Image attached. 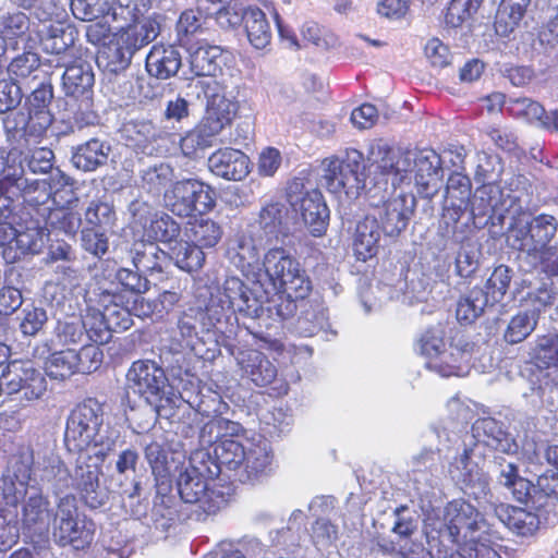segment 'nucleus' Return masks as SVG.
Here are the masks:
<instances>
[{
    "label": "nucleus",
    "instance_id": "nucleus-32",
    "mask_svg": "<svg viewBox=\"0 0 558 558\" xmlns=\"http://www.w3.org/2000/svg\"><path fill=\"white\" fill-rule=\"evenodd\" d=\"M470 196V179L461 173L451 174L447 182V197L451 203L445 208L444 217L457 222L469 207Z\"/></svg>",
    "mask_w": 558,
    "mask_h": 558
},
{
    "label": "nucleus",
    "instance_id": "nucleus-5",
    "mask_svg": "<svg viewBox=\"0 0 558 558\" xmlns=\"http://www.w3.org/2000/svg\"><path fill=\"white\" fill-rule=\"evenodd\" d=\"M424 532L429 544L438 541L442 546L457 545L460 548L482 535H492V525L470 502L456 499L441 512L428 514Z\"/></svg>",
    "mask_w": 558,
    "mask_h": 558
},
{
    "label": "nucleus",
    "instance_id": "nucleus-45",
    "mask_svg": "<svg viewBox=\"0 0 558 558\" xmlns=\"http://www.w3.org/2000/svg\"><path fill=\"white\" fill-rule=\"evenodd\" d=\"M144 454L156 481L163 484L170 475L168 466V451L165 448V438L161 435L159 437L151 438L145 444Z\"/></svg>",
    "mask_w": 558,
    "mask_h": 558
},
{
    "label": "nucleus",
    "instance_id": "nucleus-43",
    "mask_svg": "<svg viewBox=\"0 0 558 558\" xmlns=\"http://www.w3.org/2000/svg\"><path fill=\"white\" fill-rule=\"evenodd\" d=\"M287 210L280 203H270L264 206L259 213V226L269 239L280 241L288 235L284 223Z\"/></svg>",
    "mask_w": 558,
    "mask_h": 558
},
{
    "label": "nucleus",
    "instance_id": "nucleus-1",
    "mask_svg": "<svg viewBox=\"0 0 558 558\" xmlns=\"http://www.w3.org/2000/svg\"><path fill=\"white\" fill-rule=\"evenodd\" d=\"M473 438L477 440L474 448L464 447L463 451L454 458L449 465L450 477L461 486V488L475 499L486 497L489 492L488 475L474 461L475 451L480 444L492 447L493 449L507 453L515 454L519 445L515 439L506 430L501 424L493 417L477 420L473 427Z\"/></svg>",
    "mask_w": 558,
    "mask_h": 558
},
{
    "label": "nucleus",
    "instance_id": "nucleus-12",
    "mask_svg": "<svg viewBox=\"0 0 558 558\" xmlns=\"http://www.w3.org/2000/svg\"><path fill=\"white\" fill-rule=\"evenodd\" d=\"M2 389L8 395H20V400L35 401L47 390L44 375L29 362L11 361L2 371Z\"/></svg>",
    "mask_w": 558,
    "mask_h": 558
},
{
    "label": "nucleus",
    "instance_id": "nucleus-18",
    "mask_svg": "<svg viewBox=\"0 0 558 558\" xmlns=\"http://www.w3.org/2000/svg\"><path fill=\"white\" fill-rule=\"evenodd\" d=\"M558 229V221L551 215L541 214L529 223L527 234L523 239H517L519 250L530 255H536L548 250L550 241Z\"/></svg>",
    "mask_w": 558,
    "mask_h": 558
},
{
    "label": "nucleus",
    "instance_id": "nucleus-14",
    "mask_svg": "<svg viewBox=\"0 0 558 558\" xmlns=\"http://www.w3.org/2000/svg\"><path fill=\"white\" fill-rule=\"evenodd\" d=\"M22 448L32 452V474L38 475L43 482L51 484L57 490L71 486V473L54 452L50 440L32 442Z\"/></svg>",
    "mask_w": 558,
    "mask_h": 558
},
{
    "label": "nucleus",
    "instance_id": "nucleus-20",
    "mask_svg": "<svg viewBox=\"0 0 558 558\" xmlns=\"http://www.w3.org/2000/svg\"><path fill=\"white\" fill-rule=\"evenodd\" d=\"M182 65L180 51L172 45H154L146 57L147 73L158 80L174 76Z\"/></svg>",
    "mask_w": 558,
    "mask_h": 558
},
{
    "label": "nucleus",
    "instance_id": "nucleus-60",
    "mask_svg": "<svg viewBox=\"0 0 558 558\" xmlns=\"http://www.w3.org/2000/svg\"><path fill=\"white\" fill-rule=\"evenodd\" d=\"M553 497L558 500V469H548L539 474L536 484L532 487L529 501L534 507H542V497Z\"/></svg>",
    "mask_w": 558,
    "mask_h": 558
},
{
    "label": "nucleus",
    "instance_id": "nucleus-61",
    "mask_svg": "<svg viewBox=\"0 0 558 558\" xmlns=\"http://www.w3.org/2000/svg\"><path fill=\"white\" fill-rule=\"evenodd\" d=\"M85 221L93 227L92 229H111L116 222L113 206L106 202H90L85 210Z\"/></svg>",
    "mask_w": 558,
    "mask_h": 558
},
{
    "label": "nucleus",
    "instance_id": "nucleus-38",
    "mask_svg": "<svg viewBox=\"0 0 558 558\" xmlns=\"http://www.w3.org/2000/svg\"><path fill=\"white\" fill-rule=\"evenodd\" d=\"M492 304L489 296L482 288H473L457 303L456 316L460 324L470 325L474 323L485 308Z\"/></svg>",
    "mask_w": 558,
    "mask_h": 558
},
{
    "label": "nucleus",
    "instance_id": "nucleus-7",
    "mask_svg": "<svg viewBox=\"0 0 558 558\" xmlns=\"http://www.w3.org/2000/svg\"><path fill=\"white\" fill-rule=\"evenodd\" d=\"M128 388L150 405L155 414L168 417L167 409L174 404V393L165 371L154 361L133 362L126 374Z\"/></svg>",
    "mask_w": 558,
    "mask_h": 558
},
{
    "label": "nucleus",
    "instance_id": "nucleus-48",
    "mask_svg": "<svg viewBox=\"0 0 558 558\" xmlns=\"http://www.w3.org/2000/svg\"><path fill=\"white\" fill-rule=\"evenodd\" d=\"M86 337L94 343L104 344L111 338V330L107 324L104 311L95 307H87L85 314L81 317Z\"/></svg>",
    "mask_w": 558,
    "mask_h": 558
},
{
    "label": "nucleus",
    "instance_id": "nucleus-59",
    "mask_svg": "<svg viewBox=\"0 0 558 558\" xmlns=\"http://www.w3.org/2000/svg\"><path fill=\"white\" fill-rule=\"evenodd\" d=\"M498 538L496 531L492 529V535H482L478 541L462 545L447 558H501L498 551L486 542Z\"/></svg>",
    "mask_w": 558,
    "mask_h": 558
},
{
    "label": "nucleus",
    "instance_id": "nucleus-21",
    "mask_svg": "<svg viewBox=\"0 0 558 558\" xmlns=\"http://www.w3.org/2000/svg\"><path fill=\"white\" fill-rule=\"evenodd\" d=\"M295 328L301 336L314 337L320 335L327 341L337 336V331L332 329L329 323L327 310L317 302L308 303V306L302 310Z\"/></svg>",
    "mask_w": 558,
    "mask_h": 558
},
{
    "label": "nucleus",
    "instance_id": "nucleus-31",
    "mask_svg": "<svg viewBox=\"0 0 558 558\" xmlns=\"http://www.w3.org/2000/svg\"><path fill=\"white\" fill-rule=\"evenodd\" d=\"M380 228L376 216L367 215L360 220L355 228L353 248L359 259L373 257L378 250Z\"/></svg>",
    "mask_w": 558,
    "mask_h": 558
},
{
    "label": "nucleus",
    "instance_id": "nucleus-13",
    "mask_svg": "<svg viewBox=\"0 0 558 558\" xmlns=\"http://www.w3.org/2000/svg\"><path fill=\"white\" fill-rule=\"evenodd\" d=\"M288 202L301 214L304 225L314 236H320L327 229L329 209L318 190L303 191L301 182H293L288 187Z\"/></svg>",
    "mask_w": 558,
    "mask_h": 558
},
{
    "label": "nucleus",
    "instance_id": "nucleus-56",
    "mask_svg": "<svg viewBox=\"0 0 558 558\" xmlns=\"http://www.w3.org/2000/svg\"><path fill=\"white\" fill-rule=\"evenodd\" d=\"M174 172L168 163L160 162L142 171V184L150 193H159L167 185H171Z\"/></svg>",
    "mask_w": 558,
    "mask_h": 558
},
{
    "label": "nucleus",
    "instance_id": "nucleus-11",
    "mask_svg": "<svg viewBox=\"0 0 558 558\" xmlns=\"http://www.w3.org/2000/svg\"><path fill=\"white\" fill-rule=\"evenodd\" d=\"M376 196H371L373 216L380 221L383 232L388 236L399 235L407 229L416 207V199L412 193L393 190L385 199L376 202Z\"/></svg>",
    "mask_w": 558,
    "mask_h": 558
},
{
    "label": "nucleus",
    "instance_id": "nucleus-41",
    "mask_svg": "<svg viewBox=\"0 0 558 558\" xmlns=\"http://www.w3.org/2000/svg\"><path fill=\"white\" fill-rule=\"evenodd\" d=\"M168 258L180 269L192 272L202 268L205 254L194 243L177 240L169 246Z\"/></svg>",
    "mask_w": 558,
    "mask_h": 558
},
{
    "label": "nucleus",
    "instance_id": "nucleus-40",
    "mask_svg": "<svg viewBox=\"0 0 558 558\" xmlns=\"http://www.w3.org/2000/svg\"><path fill=\"white\" fill-rule=\"evenodd\" d=\"M133 56L117 37L114 41H111L98 52L96 62L105 71L118 74L129 68Z\"/></svg>",
    "mask_w": 558,
    "mask_h": 558
},
{
    "label": "nucleus",
    "instance_id": "nucleus-28",
    "mask_svg": "<svg viewBox=\"0 0 558 558\" xmlns=\"http://www.w3.org/2000/svg\"><path fill=\"white\" fill-rule=\"evenodd\" d=\"M495 464L498 469V483L506 487L517 501L529 502L533 484L519 474L518 464L501 457L495 458Z\"/></svg>",
    "mask_w": 558,
    "mask_h": 558
},
{
    "label": "nucleus",
    "instance_id": "nucleus-62",
    "mask_svg": "<svg viewBox=\"0 0 558 558\" xmlns=\"http://www.w3.org/2000/svg\"><path fill=\"white\" fill-rule=\"evenodd\" d=\"M512 270L506 265L497 266L485 283V293L489 296L492 305L501 301L511 282Z\"/></svg>",
    "mask_w": 558,
    "mask_h": 558
},
{
    "label": "nucleus",
    "instance_id": "nucleus-33",
    "mask_svg": "<svg viewBox=\"0 0 558 558\" xmlns=\"http://www.w3.org/2000/svg\"><path fill=\"white\" fill-rule=\"evenodd\" d=\"M132 254L134 267L143 275L162 274L169 259L168 253L160 250L155 243H137L134 245Z\"/></svg>",
    "mask_w": 558,
    "mask_h": 558
},
{
    "label": "nucleus",
    "instance_id": "nucleus-55",
    "mask_svg": "<svg viewBox=\"0 0 558 558\" xmlns=\"http://www.w3.org/2000/svg\"><path fill=\"white\" fill-rule=\"evenodd\" d=\"M116 298L117 296L107 291L100 296V304L104 306V313L111 332L126 330L132 326V318L129 310L120 306L116 302Z\"/></svg>",
    "mask_w": 558,
    "mask_h": 558
},
{
    "label": "nucleus",
    "instance_id": "nucleus-15",
    "mask_svg": "<svg viewBox=\"0 0 558 558\" xmlns=\"http://www.w3.org/2000/svg\"><path fill=\"white\" fill-rule=\"evenodd\" d=\"M32 452L19 448L0 478V495L5 505H16L27 495V486L32 478Z\"/></svg>",
    "mask_w": 558,
    "mask_h": 558
},
{
    "label": "nucleus",
    "instance_id": "nucleus-4",
    "mask_svg": "<svg viewBox=\"0 0 558 558\" xmlns=\"http://www.w3.org/2000/svg\"><path fill=\"white\" fill-rule=\"evenodd\" d=\"M118 437V432L105 424L104 405L95 398L76 404L66 418L64 444L70 452L93 450L96 457L105 458Z\"/></svg>",
    "mask_w": 558,
    "mask_h": 558
},
{
    "label": "nucleus",
    "instance_id": "nucleus-3",
    "mask_svg": "<svg viewBox=\"0 0 558 558\" xmlns=\"http://www.w3.org/2000/svg\"><path fill=\"white\" fill-rule=\"evenodd\" d=\"M187 95L206 99V113L201 124L182 140V149L192 154L211 145L213 138L235 117L239 104L227 92V87L214 78H196L187 83Z\"/></svg>",
    "mask_w": 558,
    "mask_h": 558
},
{
    "label": "nucleus",
    "instance_id": "nucleus-37",
    "mask_svg": "<svg viewBox=\"0 0 558 558\" xmlns=\"http://www.w3.org/2000/svg\"><path fill=\"white\" fill-rule=\"evenodd\" d=\"M244 27L250 44L256 49L266 48L271 40V29L266 14L258 8L244 11Z\"/></svg>",
    "mask_w": 558,
    "mask_h": 558
},
{
    "label": "nucleus",
    "instance_id": "nucleus-51",
    "mask_svg": "<svg viewBox=\"0 0 558 558\" xmlns=\"http://www.w3.org/2000/svg\"><path fill=\"white\" fill-rule=\"evenodd\" d=\"M52 87L41 84L27 98L28 110L38 120V131H45L51 124V116L47 110L52 99Z\"/></svg>",
    "mask_w": 558,
    "mask_h": 558
},
{
    "label": "nucleus",
    "instance_id": "nucleus-23",
    "mask_svg": "<svg viewBox=\"0 0 558 558\" xmlns=\"http://www.w3.org/2000/svg\"><path fill=\"white\" fill-rule=\"evenodd\" d=\"M470 359V344L465 343L463 348L450 345L444 349L436 359H432L425 364L428 369L442 377L464 376L469 372Z\"/></svg>",
    "mask_w": 558,
    "mask_h": 558
},
{
    "label": "nucleus",
    "instance_id": "nucleus-46",
    "mask_svg": "<svg viewBox=\"0 0 558 558\" xmlns=\"http://www.w3.org/2000/svg\"><path fill=\"white\" fill-rule=\"evenodd\" d=\"M248 440L245 444L238 439H222L216 442L214 447L215 458L219 465L229 470H238L245 461V453L248 447Z\"/></svg>",
    "mask_w": 558,
    "mask_h": 558
},
{
    "label": "nucleus",
    "instance_id": "nucleus-19",
    "mask_svg": "<svg viewBox=\"0 0 558 558\" xmlns=\"http://www.w3.org/2000/svg\"><path fill=\"white\" fill-rule=\"evenodd\" d=\"M208 168L217 177L240 181L250 173V159L239 149H218L208 158Z\"/></svg>",
    "mask_w": 558,
    "mask_h": 558
},
{
    "label": "nucleus",
    "instance_id": "nucleus-10",
    "mask_svg": "<svg viewBox=\"0 0 558 558\" xmlns=\"http://www.w3.org/2000/svg\"><path fill=\"white\" fill-rule=\"evenodd\" d=\"M166 208L180 218L206 214L216 205L215 192L196 179L173 182L163 194Z\"/></svg>",
    "mask_w": 558,
    "mask_h": 558
},
{
    "label": "nucleus",
    "instance_id": "nucleus-44",
    "mask_svg": "<svg viewBox=\"0 0 558 558\" xmlns=\"http://www.w3.org/2000/svg\"><path fill=\"white\" fill-rule=\"evenodd\" d=\"M93 84L94 74L87 64L68 66L62 76V85L65 94L75 98L87 94Z\"/></svg>",
    "mask_w": 558,
    "mask_h": 558
},
{
    "label": "nucleus",
    "instance_id": "nucleus-36",
    "mask_svg": "<svg viewBox=\"0 0 558 558\" xmlns=\"http://www.w3.org/2000/svg\"><path fill=\"white\" fill-rule=\"evenodd\" d=\"M190 69L195 76H215L220 70L222 50L218 46L207 44L199 45L195 49L190 48Z\"/></svg>",
    "mask_w": 558,
    "mask_h": 558
},
{
    "label": "nucleus",
    "instance_id": "nucleus-54",
    "mask_svg": "<svg viewBox=\"0 0 558 558\" xmlns=\"http://www.w3.org/2000/svg\"><path fill=\"white\" fill-rule=\"evenodd\" d=\"M149 9V0H116L112 7H108L113 21L124 24L140 22L146 19L144 15Z\"/></svg>",
    "mask_w": 558,
    "mask_h": 558
},
{
    "label": "nucleus",
    "instance_id": "nucleus-39",
    "mask_svg": "<svg viewBox=\"0 0 558 558\" xmlns=\"http://www.w3.org/2000/svg\"><path fill=\"white\" fill-rule=\"evenodd\" d=\"M223 234L221 226L210 218H199L189 223L186 235L199 250L215 247Z\"/></svg>",
    "mask_w": 558,
    "mask_h": 558
},
{
    "label": "nucleus",
    "instance_id": "nucleus-63",
    "mask_svg": "<svg viewBox=\"0 0 558 558\" xmlns=\"http://www.w3.org/2000/svg\"><path fill=\"white\" fill-rule=\"evenodd\" d=\"M54 335L61 344L78 343L86 336L81 318L77 317H72L69 320H59Z\"/></svg>",
    "mask_w": 558,
    "mask_h": 558
},
{
    "label": "nucleus",
    "instance_id": "nucleus-57",
    "mask_svg": "<svg viewBox=\"0 0 558 558\" xmlns=\"http://www.w3.org/2000/svg\"><path fill=\"white\" fill-rule=\"evenodd\" d=\"M46 223L65 234L75 235L81 228L82 218L78 213L68 207L60 206L49 210Z\"/></svg>",
    "mask_w": 558,
    "mask_h": 558
},
{
    "label": "nucleus",
    "instance_id": "nucleus-26",
    "mask_svg": "<svg viewBox=\"0 0 558 558\" xmlns=\"http://www.w3.org/2000/svg\"><path fill=\"white\" fill-rule=\"evenodd\" d=\"M49 500L38 489H33L27 496L22 508L23 526L34 533H43L48 530L50 522Z\"/></svg>",
    "mask_w": 558,
    "mask_h": 558
},
{
    "label": "nucleus",
    "instance_id": "nucleus-52",
    "mask_svg": "<svg viewBox=\"0 0 558 558\" xmlns=\"http://www.w3.org/2000/svg\"><path fill=\"white\" fill-rule=\"evenodd\" d=\"M538 315L535 311L521 312L513 316L508 324L504 338L510 344L526 339L536 328Z\"/></svg>",
    "mask_w": 558,
    "mask_h": 558
},
{
    "label": "nucleus",
    "instance_id": "nucleus-64",
    "mask_svg": "<svg viewBox=\"0 0 558 558\" xmlns=\"http://www.w3.org/2000/svg\"><path fill=\"white\" fill-rule=\"evenodd\" d=\"M122 134L129 142L128 145L135 148H145L154 134L153 125L148 122L131 121L123 125Z\"/></svg>",
    "mask_w": 558,
    "mask_h": 558
},
{
    "label": "nucleus",
    "instance_id": "nucleus-22",
    "mask_svg": "<svg viewBox=\"0 0 558 558\" xmlns=\"http://www.w3.org/2000/svg\"><path fill=\"white\" fill-rule=\"evenodd\" d=\"M229 255L231 263L246 277L256 278L259 266V246L248 233L238 234L232 241Z\"/></svg>",
    "mask_w": 558,
    "mask_h": 558
},
{
    "label": "nucleus",
    "instance_id": "nucleus-49",
    "mask_svg": "<svg viewBox=\"0 0 558 558\" xmlns=\"http://www.w3.org/2000/svg\"><path fill=\"white\" fill-rule=\"evenodd\" d=\"M76 351L72 349L52 353L45 363L47 375L63 380L77 373Z\"/></svg>",
    "mask_w": 558,
    "mask_h": 558
},
{
    "label": "nucleus",
    "instance_id": "nucleus-16",
    "mask_svg": "<svg viewBox=\"0 0 558 558\" xmlns=\"http://www.w3.org/2000/svg\"><path fill=\"white\" fill-rule=\"evenodd\" d=\"M89 458L81 454L76 459L74 472L71 474V486L80 493L88 507L96 509L107 502L109 492L99 483L100 468L87 463Z\"/></svg>",
    "mask_w": 558,
    "mask_h": 558
},
{
    "label": "nucleus",
    "instance_id": "nucleus-53",
    "mask_svg": "<svg viewBox=\"0 0 558 558\" xmlns=\"http://www.w3.org/2000/svg\"><path fill=\"white\" fill-rule=\"evenodd\" d=\"M147 235L156 241L168 243L169 246L178 240L181 233L180 225L168 214H156L146 229Z\"/></svg>",
    "mask_w": 558,
    "mask_h": 558
},
{
    "label": "nucleus",
    "instance_id": "nucleus-8",
    "mask_svg": "<svg viewBox=\"0 0 558 558\" xmlns=\"http://www.w3.org/2000/svg\"><path fill=\"white\" fill-rule=\"evenodd\" d=\"M263 278L274 290H282L295 299H304L311 290V281L300 263L283 247L275 246L266 252L255 281L263 286Z\"/></svg>",
    "mask_w": 558,
    "mask_h": 558
},
{
    "label": "nucleus",
    "instance_id": "nucleus-2",
    "mask_svg": "<svg viewBox=\"0 0 558 558\" xmlns=\"http://www.w3.org/2000/svg\"><path fill=\"white\" fill-rule=\"evenodd\" d=\"M369 161L373 173L386 184L390 179L393 187L414 181L423 192L434 193L441 177V160L434 150L413 153L378 145L372 148Z\"/></svg>",
    "mask_w": 558,
    "mask_h": 558
},
{
    "label": "nucleus",
    "instance_id": "nucleus-35",
    "mask_svg": "<svg viewBox=\"0 0 558 558\" xmlns=\"http://www.w3.org/2000/svg\"><path fill=\"white\" fill-rule=\"evenodd\" d=\"M535 351L538 359H547V366L541 372V380L545 386L558 389V333L538 337Z\"/></svg>",
    "mask_w": 558,
    "mask_h": 558
},
{
    "label": "nucleus",
    "instance_id": "nucleus-47",
    "mask_svg": "<svg viewBox=\"0 0 558 558\" xmlns=\"http://www.w3.org/2000/svg\"><path fill=\"white\" fill-rule=\"evenodd\" d=\"M507 111L530 123H537L541 126H549L547 114L543 106L530 98H510L507 101Z\"/></svg>",
    "mask_w": 558,
    "mask_h": 558
},
{
    "label": "nucleus",
    "instance_id": "nucleus-17",
    "mask_svg": "<svg viewBox=\"0 0 558 558\" xmlns=\"http://www.w3.org/2000/svg\"><path fill=\"white\" fill-rule=\"evenodd\" d=\"M220 303L233 313L257 318L264 311V300L238 277H229L220 290Z\"/></svg>",
    "mask_w": 558,
    "mask_h": 558
},
{
    "label": "nucleus",
    "instance_id": "nucleus-30",
    "mask_svg": "<svg viewBox=\"0 0 558 558\" xmlns=\"http://www.w3.org/2000/svg\"><path fill=\"white\" fill-rule=\"evenodd\" d=\"M52 536L61 545L84 548L93 541V532L84 520L52 519Z\"/></svg>",
    "mask_w": 558,
    "mask_h": 558
},
{
    "label": "nucleus",
    "instance_id": "nucleus-34",
    "mask_svg": "<svg viewBox=\"0 0 558 558\" xmlns=\"http://www.w3.org/2000/svg\"><path fill=\"white\" fill-rule=\"evenodd\" d=\"M110 146L98 138H92L78 145L73 155V165L83 171H95L107 162Z\"/></svg>",
    "mask_w": 558,
    "mask_h": 558
},
{
    "label": "nucleus",
    "instance_id": "nucleus-6",
    "mask_svg": "<svg viewBox=\"0 0 558 558\" xmlns=\"http://www.w3.org/2000/svg\"><path fill=\"white\" fill-rule=\"evenodd\" d=\"M208 453L195 452L186 466L180 472L177 486L181 499L187 504H197L206 514H215L225 506V495L210 486L209 480L216 472L206 464Z\"/></svg>",
    "mask_w": 558,
    "mask_h": 558
},
{
    "label": "nucleus",
    "instance_id": "nucleus-29",
    "mask_svg": "<svg viewBox=\"0 0 558 558\" xmlns=\"http://www.w3.org/2000/svg\"><path fill=\"white\" fill-rule=\"evenodd\" d=\"M160 34L159 23L151 17L121 25L118 38L133 54L155 40Z\"/></svg>",
    "mask_w": 558,
    "mask_h": 558
},
{
    "label": "nucleus",
    "instance_id": "nucleus-58",
    "mask_svg": "<svg viewBox=\"0 0 558 558\" xmlns=\"http://www.w3.org/2000/svg\"><path fill=\"white\" fill-rule=\"evenodd\" d=\"M19 329L24 337H35L48 322V315L45 308L26 305L17 315Z\"/></svg>",
    "mask_w": 558,
    "mask_h": 558
},
{
    "label": "nucleus",
    "instance_id": "nucleus-24",
    "mask_svg": "<svg viewBox=\"0 0 558 558\" xmlns=\"http://www.w3.org/2000/svg\"><path fill=\"white\" fill-rule=\"evenodd\" d=\"M495 515L518 536H532L539 527L538 515L521 507L501 504L495 508Z\"/></svg>",
    "mask_w": 558,
    "mask_h": 558
},
{
    "label": "nucleus",
    "instance_id": "nucleus-9",
    "mask_svg": "<svg viewBox=\"0 0 558 558\" xmlns=\"http://www.w3.org/2000/svg\"><path fill=\"white\" fill-rule=\"evenodd\" d=\"M364 156L356 149H347L341 156H332L322 162V183L333 194L344 193L356 197L365 187Z\"/></svg>",
    "mask_w": 558,
    "mask_h": 558
},
{
    "label": "nucleus",
    "instance_id": "nucleus-25",
    "mask_svg": "<svg viewBox=\"0 0 558 558\" xmlns=\"http://www.w3.org/2000/svg\"><path fill=\"white\" fill-rule=\"evenodd\" d=\"M239 364L243 373L259 387L272 384L277 379L278 369L269 359L258 350L248 349L240 353Z\"/></svg>",
    "mask_w": 558,
    "mask_h": 558
},
{
    "label": "nucleus",
    "instance_id": "nucleus-42",
    "mask_svg": "<svg viewBox=\"0 0 558 558\" xmlns=\"http://www.w3.org/2000/svg\"><path fill=\"white\" fill-rule=\"evenodd\" d=\"M531 0H501L495 28L501 36L509 35L520 23Z\"/></svg>",
    "mask_w": 558,
    "mask_h": 558
},
{
    "label": "nucleus",
    "instance_id": "nucleus-27",
    "mask_svg": "<svg viewBox=\"0 0 558 558\" xmlns=\"http://www.w3.org/2000/svg\"><path fill=\"white\" fill-rule=\"evenodd\" d=\"M243 461V481H257L268 476L274 471V456L266 441L248 442Z\"/></svg>",
    "mask_w": 558,
    "mask_h": 558
},
{
    "label": "nucleus",
    "instance_id": "nucleus-50",
    "mask_svg": "<svg viewBox=\"0 0 558 558\" xmlns=\"http://www.w3.org/2000/svg\"><path fill=\"white\" fill-rule=\"evenodd\" d=\"M47 236L46 229L36 222H32L31 226L24 229H16L13 247L19 250L21 254H37L45 246Z\"/></svg>",
    "mask_w": 558,
    "mask_h": 558
}]
</instances>
